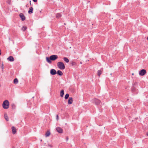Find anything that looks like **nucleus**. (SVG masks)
Returning <instances> with one entry per match:
<instances>
[{
    "instance_id": "f257e3e1",
    "label": "nucleus",
    "mask_w": 148,
    "mask_h": 148,
    "mask_svg": "<svg viewBox=\"0 0 148 148\" xmlns=\"http://www.w3.org/2000/svg\"><path fill=\"white\" fill-rule=\"evenodd\" d=\"M58 58V56L57 55H51L49 57H46V60L49 63H51L52 61H54Z\"/></svg>"
},
{
    "instance_id": "f03ea898",
    "label": "nucleus",
    "mask_w": 148,
    "mask_h": 148,
    "mask_svg": "<svg viewBox=\"0 0 148 148\" xmlns=\"http://www.w3.org/2000/svg\"><path fill=\"white\" fill-rule=\"evenodd\" d=\"M9 105V103L8 100H5L3 103V108L5 109H7L8 108Z\"/></svg>"
},
{
    "instance_id": "7ed1b4c3",
    "label": "nucleus",
    "mask_w": 148,
    "mask_h": 148,
    "mask_svg": "<svg viewBox=\"0 0 148 148\" xmlns=\"http://www.w3.org/2000/svg\"><path fill=\"white\" fill-rule=\"evenodd\" d=\"M57 66L61 69H65V66L64 63L62 62H60L58 63Z\"/></svg>"
},
{
    "instance_id": "20e7f679",
    "label": "nucleus",
    "mask_w": 148,
    "mask_h": 148,
    "mask_svg": "<svg viewBox=\"0 0 148 148\" xmlns=\"http://www.w3.org/2000/svg\"><path fill=\"white\" fill-rule=\"evenodd\" d=\"M101 102V101L99 99L95 98L92 99V103L96 105H99Z\"/></svg>"
},
{
    "instance_id": "39448f33",
    "label": "nucleus",
    "mask_w": 148,
    "mask_h": 148,
    "mask_svg": "<svg viewBox=\"0 0 148 148\" xmlns=\"http://www.w3.org/2000/svg\"><path fill=\"white\" fill-rule=\"evenodd\" d=\"M146 73V71L145 69H143L141 70L139 72V74L140 76L144 75Z\"/></svg>"
},
{
    "instance_id": "423d86ee",
    "label": "nucleus",
    "mask_w": 148,
    "mask_h": 148,
    "mask_svg": "<svg viewBox=\"0 0 148 148\" xmlns=\"http://www.w3.org/2000/svg\"><path fill=\"white\" fill-rule=\"evenodd\" d=\"M50 73L52 75H54L57 74V71L54 69H51L50 71Z\"/></svg>"
},
{
    "instance_id": "0eeeda50",
    "label": "nucleus",
    "mask_w": 148,
    "mask_h": 148,
    "mask_svg": "<svg viewBox=\"0 0 148 148\" xmlns=\"http://www.w3.org/2000/svg\"><path fill=\"white\" fill-rule=\"evenodd\" d=\"M20 18H21V20L22 21H24L25 19V17L22 13H21L19 14Z\"/></svg>"
},
{
    "instance_id": "6e6552de",
    "label": "nucleus",
    "mask_w": 148,
    "mask_h": 148,
    "mask_svg": "<svg viewBox=\"0 0 148 148\" xmlns=\"http://www.w3.org/2000/svg\"><path fill=\"white\" fill-rule=\"evenodd\" d=\"M57 131L59 133H62L63 132V129L60 127H57L56 128Z\"/></svg>"
},
{
    "instance_id": "1a4fd4ad",
    "label": "nucleus",
    "mask_w": 148,
    "mask_h": 148,
    "mask_svg": "<svg viewBox=\"0 0 148 148\" xmlns=\"http://www.w3.org/2000/svg\"><path fill=\"white\" fill-rule=\"evenodd\" d=\"M103 69L101 68L100 70H98L97 73V75L99 76V77L100 76V75L102 73L103 71Z\"/></svg>"
},
{
    "instance_id": "9d476101",
    "label": "nucleus",
    "mask_w": 148,
    "mask_h": 148,
    "mask_svg": "<svg viewBox=\"0 0 148 148\" xmlns=\"http://www.w3.org/2000/svg\"><path fill=\"white\" fill-rule=\"evenodd\" d=\"M12 133L15 134L16 132V130L14 126H12L11 128Z\"/></svg>"
},
{
    "instance_id": "9b49d317",
    "label": "nucleus",
    "mask_w": 148,
    "mask_h": 148,
    "mask_svg": "<svg viewBox=\"0 0 148 148\" xmlns=\"http://www.w3.org/2000/svg\"><path fill=\"white\" fill-rule=\"evenodd\" d=\"M7 59L10 62H13L14 60V58L12 56H10L8 57V58Z\"/></svg>"
},
{
    "instance_id": "f8f14e48",
    "label": "nucleus",
    "mask_w": 148,
    "mask_h": 148,
    "mask_svg": "<svg viewBox=\"0 0 148 148\" xmlns=\"http://www.w3.org/2000/svg\"><path fill=\"white\" fill-rule=\"evenodd\" d=\"M73 102V99L72 97H70L68 100V104H71Z\"/></svg>"
},
{
    "instance_id": "ddd939ff",
    "label": "nucleus",
    "mask_w": 148,
    "mask_h": 148,
    "mask_svg": "<svg viewBox=\"0 0 148 148\" xmlns=\"http://www.w3.org/2000/svg\"><path fill=\"white\" fill-rule=\"evenodd\" d=\"M33 8L32 7H31L29 8L28 11V13L29 14H31L33 13Z\"/></svg>"
},
{
    "instance_id": "4468645a",
    "label": "nucleus",
    "mask_w": 148,
    "mask_h": 148,
    "mask_svg": "<svg viewBox=\"0 0 148 148\" xmlns=\"http://www.w3.org/2000/svg\"><path fill=\"white\" fill-rule=\"evenodd\" d=\"M57 73L59 76H62L63 75V73L60 70H58L57 72Z\"/></svg>"
},
{
    "instance_id": "2eb2a0df",
    "label": "nucleus",
    "mask_w": 148,
    "mask_h": 148,
    "mask_svg": "<svg viewBox=\"0 0 148 148\" xmlns=\"http://www.w3.org/2000/svg\"><path fill=\"white\" fill-rule=\"evenodd\" d=\"M64 94V91L62 89L61 90L60 92V96L61 97H62Z\"/></svg>"
},
{
    "instance_id": "dca6fc26",
    "label": "nucleus",
    "mask_w": 148,
    "mask_h": 148,
    "mask_svg": "<svg viewBox=\"0 0 148 148\" xmlns=\"http://www.w3.org/2000/svg\"><path fill=\"white\" fill-rule=\"evenodd\" d=\"M50 135V132L48 130L45 133V136L46 137L49 136Z\"/></svg>"
},
{
    "instance_id": "f3484780",
    "label": "nucleus",
    "mask_w": 148,
    "mask_h": 148,
    "mask_svg": "<svg viewBox=\"0 0 148 148\" xmlns=\"http://www.w3.org/2000/svg\"><path fill=\"white\" fill-rule=\"evenodd\" d=\"M62 16L61 14L60 13H57L56 14V17L58 18Z\"/></svg>"
},
{
    "instance_id": "a211bd4d",
    "label": "nucleus",
    "mask_w": 148,
    "mask_h": 148,
    "mask_svg": "<svg viewBox=\"0 0 148 148\" xmlns=\"http://www.w3.org/2000/svg\"><path fill=\"white\" fill-rule=\"evenodd\" d=\"M63 60L66 63H68L69 61V59L66 57H64L63 58Z\"/></svg>"
},
{
    "instance_id": "6ab92c4d",
    "label": "nucleus",
    "mask_w": 148,
    "mask_h": 148,
    "mask_svg": "<svg viewBox=\"0 0 148 148\" xmlns=\"http://www.w3.org/2000/svg\"><path fill=\"white\" fill-rule=\"evenodd\" d=\"M18 82V80L17 78H15L13 81L14 83L15 84H17Z\"/></svg>"
},
{
    "instance_id": "aec40b11",
    "label": "nucleus",
    "mask_w": 148,
    "mask_h": 148,
    "mask_svg": "<svg viewBox=\"0 0 148 148\" xmlns=\"http://www.w3.org/2000/svg\"><path fill=\"white\" fill-rule=\"evenodd\" d=\"M10 106L12 109H15L16 108V106L14 103H12Z\"/></svg>"
},
{
    "instance_id": "412c9836",
    "label": "nucleus",
    "mask_w": 148,
    "mask_h": 148,
    "mask_svg": "<svg viewBox=\"0 0 148 148\" xmlns=\"http://www.w3.org/2000/svg\"><path fill=\"white\" fill-rule=\"evenodd\" d=\"M4 117H5V120H6L7 121H9V119L8 118V116H7V114H4Z\"/></svg>"
},
{
    "instance_id": "4be33fe9",
    "label": "nucleus",
    "mask_w": 148,
    "mask_h": 148,
    "mask_svg": "<svg viewBox=\"0 0 148 148\" xmlns=\"http://www.w3.org/2000/svg\"><path fill=\"white\" fill-rule=\"evenodd\" d=\"M69 97V94L68 93H67L66 94V95L64 97V99H67Z\"/></svg>"
},
{
    "instance_id": "5701e85b",
    "label": "nucleus",
    "mask_w": 148,
    "mask_h": 148,
    "mask_svg": "<svg viewBox=\"0 0 148 148\" xmlns=\"http://www.w3.org/2000/svg\"><path fill=\"white\" fill-rule=\"evenodd\" d=\"M136 90V88L133 87H132L131 88V90L132 92H134Z\"/></svg>"
},
{
    "instance_id": "b1692460",
    "label": "nucleus",
    "mask_w": 148,
    "mask_h": 148,
    "mask_svg": "<svg viewBox=\"0 0 148 148\" xmlns=\"http://www.w3.org/2000/svg\"><path fill=\"white\" fill-rule=\"evenodd\" d=\"M71 65L72 66H75L76 65V63L75 62L72 61L71 63Z\"/></svg>"
},
{
    "instance_id": "393cba45",
    "label": "nucleus",
    "mask_w": 148,
    "mask_h": 148,
    "mask_svg": "<svg viewBox=\"0 0 148 148\" xmlns=\"http://www.w3.org/2000/svg\"><path fill=\"white\" fill-rule=\"evenodd\" d=\"M27 29V27L25 26H23L22 28V29L23 31Z\"/></svg>"
},
{
    "instance_id": "a878e982",
    "label": "nucleus",
    "mask_w": 148,
    "mask_h": 148,
    "mask_svg": "<svg viewBox=\"0 0 148 148\" xmlns=\"http://www.w3.org/2000/svg\"><path fill=\"white\" fill-rule=\"evenodd\" d=\"M11 0H7V3L9 4H10Z\"/></svg>"
},
{
    "instance_id": "bb28decb",
    "label": "nucleus",
    "mask_w": 148,
    "mask_h": 148,
    "mask_svg": "<svg viewBox=\"0 0 148 148\" xmlns=\"http://www.w3.org/2000/svg\"><path fill=\"white\" fill-rule=\"evenodd\" d=\"M48 147H53L52 145H50L49 144H48Z\"/></svg>"
},
{
    "instance_id": "cd10ccee",
    "label": "nucleus",
    "mask_w": 148,
    "mask_h": 148,
    "mask_svg": "<svg viewBox=\"0 0 148 148\" xmlns=\"http://www.w3.org/2000/svg\"><path fill=\"white\" fill-rule=\"evenodd\" d=\"M59 119L58 115H56V119L58 120Z\"/></svg>"
},
{
    "instance_id": "c85d7f7f",
    "label": "nucleus",
    "mask_w": 148,
    "mask_h": 148,
    "mask_svg": "<svg viewBox=\"0 0 148 148\" xmlns=\"http://www.w3.org/2000/svg\"><path fill=\"white\" fill-rule=\"evenodd\" d=\"M32 0L34 2H36L37 1V0Z\"/></svg>"
},
{
    "instance_id": "c756f323",
    "label": "nucleus",
    "mask_w": 148,
    "mask_h": 148,
    "mask_svg": "<svg viewBox=\"0 0 148 148\" xmlns=\"http://www.w3.org/2000/svg\"><path fill=\"white\" fill-rule=\"evenodd\" d=\"M3 64H2V66H1V67H2V69H3Z\"/></svg>"
},
{
    "instance_id": "7c9ffc66",
    "label": "nucleus",
    "mask_w": 148,
    "mask_h": 148,
    "mask_svg": "<svg viewBox=\"0 0 148 148\" xmlns=\"http://www.w3.org/2000/svg\"><path fill=\"white\" fill-rule=\"evenodd\" d=\"M68 137H66V141H67L68 140Z\"/></svg>"
},
{
    "instance_id": "2f4dec72",
    "label": "nucleus",
    "mask_w": 148,
    "mask_h": 148,
    "mask_svg": "<svg viewBox=\"0 0 148 148\" xmlns=\"http://www.w3.org/2000/svg\"><path fill=\"white\" fill-rule=\"evenodd\" d=\"M147 39L148 40V36L147 38Z\"/></svg>"
},
{
    "instance_id": "473e14b6",
    "label": "nucleus",
    "mask_w": 148,
    "mask_h": 148,
    "mask_svg": "<svg viewBox=\"0 0 148 148\" xmlns=\"http://www.w3.org/2000/svg\"><path fill=\"white\" fill-rule=\"evenodd\" d=\"M12 148H15L14 147H12Z\"/></svg>"
},
{
    "instance_id": "72a5a7b5",
    "label": "nucleus",
    "mask_w": 148,
    "mask_h": 148,
    "mask_svg": "<svg viewBox=\"0 0 148 148\" xmlns=\"http://www.w3.org/2000/svg\"><path fill=\"white\" fill-rule=\"evenodd\" d=\"M147 135L148 136V132L147 133Z\"/></svg>"
},
{
    "instance_id": "f704fd0d",
    "label": "nucleus",
    "mask_w": 148,
    "mask_h": 148,
    "mask_svg": "<svg viewBox=\"0 0 148 148\" xmlns=\"http://www.w3.org/2000/svg\"><path fill=\"white\" fill-rule=\"evenodd\" d=\"M66 24L65 23H64V25H65Z\"/></svg>"
},
{
    "instance_id": "c9c22d12",
    "label": "nucleus",
    "mask_w": 148,
    "mask_h": 148,
    "mask_svg": "<svg viewBox=\"0 0 148 148\" xmlns=\"http://www.w3.org/2000/svg\"><path fill=\"white\" fill-rule=\"evenodd\" d=\"M134 75V73H133L132 74V75Z\"/></svg>"
},
{
    "instance_id": "e433bc0d",
    "label": "nucleus",
    "mask_w": 148,
    "mask_h": 148,
    "mask_svg": "<svg viewBox=\"0 0 148 148\" xmlns=\"http://www.w3.org/2000/svg\"><path fill=\"white\" fill-rule=\"evenodd\" d=\"M32 98H34V97H33Z\"/></svg>"
}]
</instances>
